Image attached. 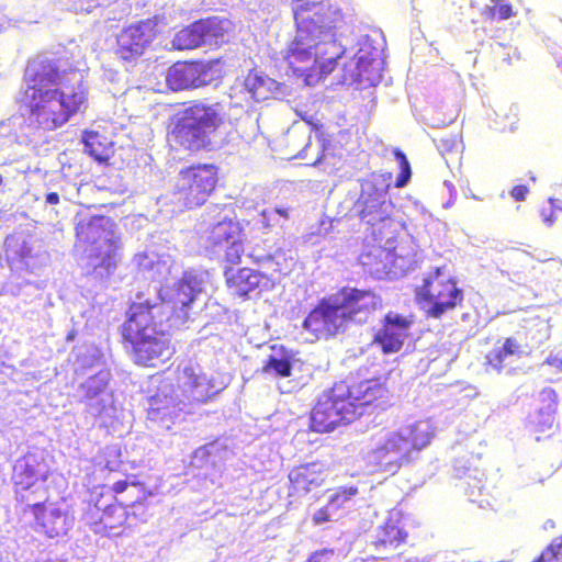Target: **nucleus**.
<instances>
[{"mask_svg": "<svg viewBox=\"0 0 562 562\" xmlns=\"http://www.w3.org/2000/svg\"><path fill=\"white\" fill-rule=\"evenodd\" d=\"M293 16L295 35L283 59L293 75L310 83L331 74L345 54L336 38L342 13L328 0H293Z\"/></svg>", "mask_w": 562, "mask_h": 562, "instance_id": "obj_1", "label": "nucleus"}, {"mask_svg": "<svg viewBox=\"0 0 562 562\" xmlns=\"http://www.w3.org/2000/svg\"><path fill=\"white\" fill-rule=\"evenodd\" d=\"M57 63L47 57L27 61L24 88L16 98L20 115L29 127L54 132L82 111L88 97L80 86L65 85Z\"/></svg>", "mask_w": 562, "mask_h": 562, "instance_id": "obj_2", "label": "nucleus"}, {"mask_svg": "<svg viewBox=\"0 0 562 562\" xmlns=\"http://www.w3.org/2000/svg\"><path fill=\"white\" fill-rule=\"evenodd\" d=\"M382 306V297L373 290L345 285L318 300L302 326L316 339H329L346 333L352 324L367 323Z\"/></svg>", "mask_w": 562, "mask_h": 562, "instance_id": "obj_3", "label": "nucleus"}, {"mask_svg": "<svg viewBox=\"0 0 562 562\" xmlns=\"http://www.w3.org/2000/svg\"><path fill=\"white\" fill-rule=\"evenodd\" d=\"M122 326L123 338L132 345L135 362L155 367L175 352L165 324L169 312L162 305L135 303Z\"/></svg>", "mask_w": 562, "mask_h": 562, "instance_id": "obj_4", "label": "nucleus"}, {"mask_svg": "<svg viewBox=\"0 0 562 562\" xmlns=\"http://www.w3.org/2000/svg\"><path fill=\"white\" fill-rule=\"evenodd\" d=\"M75 247L85 260L87 273L100 280L110 278L121 261L122 237L115 221L105 215L77 220L74 227Z\"/></svg>", "mask_w": 562, "mask_h": 562, "instance_id": "obj_5", "label": "nucleus"}, {"mask_svg": "<svg viewBox=\"0 0 562 562\" xmlns=\"http://www.w3.org/2000/svg\"><path fill=\"white\" fill-rule=\"evenodd\" d=\"M225 115L218 104L193 102L183 109L167 133V143L172 150L190 154L214 148L212 135L224 124Z\"/></svg>", "mask_w": 562, "mask_h": 562, "instance_id": "obj_6", "label": "nucleus"}, {"mask_svg": "<svg viewBox=\"0 0 562 562\" xmlns=\"http://www.w3.org/2000/svg\"><path fill=\"white\" fill-rule=\"evenodd\" d=\"M220 181L214 164H193L179 170L171 201L180 211L203 206L215 193Z\"/></svg>", "mask_w": 562, "mask_h": 562, "instance_id": "obj_7", "label": "nucleus"}, {"mask_svg": "<svg viewBox=\"0 0 562 562\" xmlns=\"http://www.w3.org/2000/svg\"><path fill=\"white\" fill-rule=\"evenodd\" d=\"M415 297L418 303L427 305V316L441 318L462 307L465 294L457 278L450 276L445 267H436L425 274L415 290Z\"/></svg>", "mask_w": 562, "mask_h": 562, "instance_id": "obj_8", "label": "nucleus"}, {"mask_svg": "<svg viewBox=\"0 0 562 562\" xmlns=\"http://www.w3.org/2000/svg\"><path fill=\"white\" fill-rule=\"evenodd\" d=\"M48 475L49 469L42 456L29 453L15 465L13 493L22 513L34 512L46 504L49 498Z\"/></svg>", "mask_w": 562, "mask_h": 562, "instance_id": "obj_9", "label": "nucleus"}, {"mask_svg": "<svg viewBox=\"0 0 562 562\" xmlns=\"http://www.w3.org/2000/svg\"><path fill=\"white\" fill-rule=\"evenodd\" d=\"M346 382L335 383L317 398L311 413V428L315 432L326 434L342 424H349L361 415L355 411V404L348 400Z\"/></svg>", "mask_w": 562, "mask_h": 562, "instance_id": "obj_10", "label": "nucleus"}, {"mask_svg": "<svg viewBox=\"0 0 562 562\" xmlns=\"http://www.w3.org/2000/svg\"><path fill=\"white\" fill-rule=\"evenodd\" d=\"M246 234L235 218L224 217L211 224L203 237L204 249L214 256H223L224 262L238 266L245 254Z\"/></svg>", "mask_w": 562, "mask_h": 562, "instance_id": "obj_11", "label": "nucleus"}, {"mask_svg": "<svg viewBox=\"0 0 562 562\" xmlns=\"http://www.w3.org/2000/svg\"><path fill=\"white\" fill-rule=\"evenodd\" d=\"M157 15L123 27L115 36L114 54L123 63H136L161 32Z\"/></svg>", "mask_w": 562, "mask_h": 562, "instance_id": "obj_12", "label": "nucleus"}, {"mask_svg": "<svg viewBox=\"0 0 562 562\" xmlns=\"http://www.w3.org/2000/svg\"><path fill=\"white\" fill-rule=\"evenodd\" d=\"M369 440V456L379 470L394 473L409 461L411 442L401 432L379 428Z\"/></svg>", "mask_w": 562, "mask_h": 562, "instance_id": "obj_13", "label": "nucleus"}, {"mask_svg": "<svg viewBox=\"0 0 562 562\" xmlns=\"http://www.w3.org/2000/svg\"><path fill=\"white\" fill-rule=\"evenodd\" d=\"M165 381V387H172L178 395L191 398L194 402L204 403L215 394L211 380L202 372L199 364L192 362L179 363L160 374Z\"/></svg>", "mask_w": 562, "mask_h": 562, "instance_id": "obj_14", "label": "nucleus"}, {"mask_svg": "<svg viewBox=\"0 0 562 562\" xmlns=\"http://www.w3.org/2000/svg\"><path fill=\"white\" fill-rule=\"evenodd\" d=\"M358 215L369 226L371 235L379 241H390L396 233V223L392 216L393 203L383 194L362 192Z\"/></svg>", "mask_w": 562, "mask_h": 562, "instance_id": "obj_15", "label": "nucleus"}, {"mask_svg": "<svg viewBox=\"0 0 562 562\" xmlns=\"http://www.w3.org/2000/svg\"><path fill=\"white\" fill-rule=\"evenodd\" d=\"M415 319L416 317L412 312L389 311L381 319L380 328L373 335V344L380 347L385 355L401 351L405 339L411 335V328L415 324Z\"/></svg>", "mask_w": 562, "mask_h": 562, "instance_id": "obj_16", "label": "nucleus"}, {"mask_svg": "<svg viewBox=\"0 0 562 562\" xmlns=\"http://www.w3.org/2000/svg\"><path fill=\"white\" fill-rule=\"evenodd\" d=\"M224 277L229 294L241 300H248L274 288V281L270 276L248 267L225 268Z\"/></svg>", "mask_w": 562, "mask_h": 562, "instance_id": "obj_17", "label": "nucleus"}, {"mask_svg": "<svg viewBox=\"0 0 562 562\" xmlns=\"http://www.w3.org/2000/svg\"><path fill=\"white\" fill-rule=\"evenodd\" d=\"M327 468L319 461L293 467L288 474V497L297 501L317 492L326 482Z\"/></svg>", "mask_w": 562, "mask_h": 562, "instance_id": "obj_18", "label": "nucleus"}, {"mask_svg": "<svg viewBox=\"0 0 562 562\" xmlns=\"http://www.w3.org/2000/svg\"><path fill=\"white\" fill-rule=\"evenodd\" d=\"M408 533L398 518L389 517L379 526L373 536L371 546L376 552V559L391 560L401 557L396 551L406 544Z\"/></svg>", "mask_w": 562, "mask_h": 562, "instance_id": "obj_19", "label": "nucleus"}, {"mask_svg": "<svg viewBox=\"0 0 562 562\" xmlns=\"http://www.w3.org/2000/svg\"><path fill=\"white\" fill-rule=\"evenodd\" d=\"M386 380L387 378L384 376L383 380L373 378L351 384L346 383L348 400L351 404H355V411L359 412V408L371 405L375 407L384 406L390 396Z\"/></svg>", "mask_w": 562, "mask_h": 562, "instance_id": "obj_20", "label": "nucleus"}, {"mask_svg": "<svg viewBox=\"0 0 562 562\" xmlns=\"http://www.w3.org/2000/svg\"><path fill=\"white\" fill-rule=\"evenodd\" d=\"M210 68L202 61L176 63L168 69L166 82L175 91L206 85Z\"/></svg>", "mask_w": 562, "mask_h": 562, "instance_id": "obj_21", "label": "nucleus"}, {"mask_svg": "<svg viewBox=\"0 0 562 562\" xmlns=\"http://www.w3.org/2000/svg\"><path fill=\"white\" fill-rule=\"evenodd\" d=\"M32 513L37 529L48 538L65 536L75 522L69 510L59 506L47 508L46 505H42Z\"/></svg>", "mask_w": 562, "mask_h": 562, "instance_id": "obj_22", "label": "nucleus"}, {"mask_svg": "<svg viewBox=\"0 0 562 562\" xmlns=\"http://www.w3.org/2000/svg\"><path fill=\"white\" fill-rule=\"evenodd\" d=\"M91 509L85 515L86 525L95 533L104 536H115L125 526L127 521V512L121 504H111L106 506L98 518Z\"/></svg>", "mask_w": 562, "mask_h": 562, "instance_id": "obj_23", "label": "nucleus"}, {"mask_svg": "<svg viewBox=\"0 0 562 562\" xmlns=\"http://www.w3.org/2000/svg\"><path fill=\"white\" fill-rule=\"evenodd\" d=\"M165 379L159 375L157 392L149 397L148 417L153 420H164L176 415L180 401L172 387L166 389Z\"/></svg>", "mask_w": 562, "mask_h": 562, "instance_id": "obj_24", "label": "nucleus"}, {"mask_svg": "<svg viewBox=\"0 0 562 562\" xmlns=\"http://www.w3.org/2000/svg\"><path fill=\"white\" fill-rule=\"evenodd\" d=\"M201 292L200 281L194 276L184 274L180 280H178L173 288L169 299L170 307L168 308L164 304H161L166 311L169 312V316L171 313L176 314L178 312H182L184 308L189 307L196 295Z\"/></svg>", "mask_w": 562, "mask_h": 562, "instance_id": "obj_25", "label": "nucleus"}, {"mask_svg": "<svg viewBox=\"0 0 562 562\" xmlns=\"http://www.w3.org/2000/svg\"><path fill=\"white\" fill-rule=\"evenodd\" d=\"M294 353L284 346L273 345L271 353L267 357L262 368V374H273L277 378L292 375Z\"/></svg>", "mask_w": 562, "mask_h": 562, "instance_id": "obj_26", "label": "nucleus"}, {"mask_svg": "<svg viewBox=\"0 0 562 562\" xmlns=\"http://www.w3.org/2000/svg\"><path fill=\"white\" fill-rule=\"evenodd\" d=\"M522 353L521 345L514 337L505 338L501 347L492 349L486 355V366L501 372L510 362L512 357L519 358Z\"/></svg>", "mask_w": 562, "mask_h": 562, "instance_id": "obj_27", "label": "nucleus"}, {"mask_svg": "<svg viewBox=\"0 0 562 562\" xmlns=\"http://www.w3.org/2000/svg\"><path fill=\"white\" fill-rule=\"evenodd\" d=\"M198 25L204 45L223 41L229 32L232 23L227 19L209 16L198 20Z\"/></svg>", "mask_w": 562, "mask_h": 562, "instance_id": "obj_28", "label": "nucleus"}, {"mask_svg": "<svg viewBox=\"0 0 562 562\" xmlns=\"http://www.w3.org/2000/svg\"><path fill=\"white\" fill-rule=\"evenodd\" d=\"M82 142L86 153L95 161L106 162L109 160L111 147L106 136L95 131L85 132Z\"/></svg>", "mask_w": 562, "mask_h": 562, "instance_id": "obj_29", "label": "nucleus"}, {"mask_svg": "<svg viewBox=\"0 0 562 562\" xmlns=\"http://www.w3.org/2000/svg\"><path fill=\"white\" fill-rule=\"evenodd\" d=\"M171 43L179 50L193 49L203 45L198 21L177 32Z\"/></svg>", "mask_w": 562, "mask_h": 562, "instance_id": "obj_30", "label": "nucleus"}, {"mask_svg": "<svg viewBox=\"0 0 562 562\" xmlns=\"http://www.w3.org/2000/svg\"><path fill=\"white\" fill-rule=\"evenodd\" d=\"M492 5H487L483 15L485 19L495 20H507L515 15L512 4L506 0H491Z\"/></svg>", "mask_w": 562, "mask_h": 562, "instance_id": "obj_31", "label": "nucleus"}, {"mask_svg": "<svg viewBox=\"0 0 562 562\" xmlns=\"http://www.w3.org/2000/svg\"><path fill=\"white\" fill-rule=\"evenodd\" d=\"M393 154L401 169V172L395 180V187L403 188L404 186H406L412 176L411 165L406 155L401 149H394Z\"/></svg>", "mask_w": 562, "mask_h": 562, "instance_id": "obj_32", "label": "nucleus"}, {"mask_svg": "<svg viewBox=\"0 0 562 562\" xmlns=\"http://www.w3.org/2000/svg\"><path fill=\"white\" fill-rule=\"evenodd\" d=\"M533 562H562V541L552 542Z\"/></svg>", "mask_w": 562, "mask_h": 562, "instance_id": "obj_33", "label": "nucleus"}, {"mask_svg": "<svg viewBox=\"0 0 562 562\" xmlns=\"http://www.w3.org/2000/svg\"><path fill=\"white\" fill-rule=\"evenodd\" d=\"M106 387V381L99 375L89 378L86 383L82 384L87 397H94L100 394Z\"/></svg>", "mask_w": 562, "mask_h": 562, "instance_id": "obj_34", "label": "nucleus"}, {"mask_svg": "<svg viewBox=\"0 0 562 562\" xmlns=\"http://www.w3.org/2000/svg\"><path fill=\"white\" fill-rule=\"evenodd\" d=\"M554 417L551 413L539 412L535 419L531 420L533 431L543 432L551 429L553 426Z\"/></svg>", "mask_w": 562, "mask_h": 562, "instance_id": "obj_35", "label": "nucleus"}, {"mask_svg": "<svg viewBox=\"0 0 562 562\" xmlns=\"http://www.w3.org/2000/svg\"><path fill=\"white\" fill-rule=\"evenodd\" d=\"M305 562H339L334 549H321L314 551Z\"/></svg>", "mask_w": 562, "mask_h": 562, "instance_id": "obj_36", "label": "nucleus"}, {"mask_svg": "<svg viewBox=\"0 0 562 562\" xmlns=\"http://www.w3.org/2000/svg\"><path fill=\"white\" fill-rule=\"evenodd\" d=\"M358 493L357 486H341L330 497V503L347 502Z\"/></svg>", "mask_w": 562, "mask_h": 562, "instance_id": "obj_37", "label": "nucleus"}, {"mask_svg": "<svg viewBox=\"0 0 562 562\" xmlns=\"http://www.w3.org/2000/svg\"><path fill=\"white\" fill-rule=\"evenodd\" d=\"M128 479L131 480H121L115 482L111 490L115 494H121L127 490V487L131 486H143V483L137 480L136 475H130Z\"/></svg>", "mask_w": 562, "mask_h": 562, "instance_id": "obj_38", "label": "nucleus"}, {"mask_svg": "<svg viewBox=\"0 0 562 562\" xmlns=\"http://www.w3.org/2000/svg\"><path fill=\"white\" fill-rule=\"evenodd\" d=\"M529 193V189L527 186L525 184H517V186H514L510 190V196L517 201V202H521V201H525L527 195Z\"/></svg>", "mask_w": 562, "mask_h": 562, "instance_id": "obj_39", "label": "nucleus"}, {"mask_svg": "<svg viewBox=\"0 0 562 562\" xmlns=\"http://www.w3.org/2000/svg\"><path fill=\"white\" fill-rule=\"evenodd\" d=\"M301 120L316 133L322 132L324 128V124L313 115L302 114Z\"/></svg>", "mask_w": 562, "mask_h": 562, "instance_id": "obj_40", "label": "nucleus"}, {"mask_svg": "<svg viewBox=\"0 0 562 562\" xmlns=\"http://www.w3.org/2000/svg\"><path fill=\"white\" fill-rule=\"evenodd\" d=\"M329 519H330V515L326 507H323V508H319L318 510H316L312 518V520L315 525H321V524L327 522V521H329Z\"/></svg>", "mask_w": 562, "mask_h": 562, "instance_id": "obj_41", "label": "nucleus"}, {"mask_svg": "<svg viewBox=\"0 0 562 562\" xmlns=\"http://www.w3.org/2000/svg\"><path fill=\"white\" fill-rule=\"evenodd\" d=\"M60 201L59 194L57 192H49L45 196V202L49 205H56Z\"/></svg>", "mask_w": 562, "mask_h": 562, "instance_id": "obj_42", "label": "nucleus"}, {"mask_svg": "<svg viewBox=\"0 0 562 562\" xmlns=\"http://www.w3.org/2000/svg\"><path fill=\"white\" fill-rule=\"evenodd\" d=\"M549 203L551 205V211L553 209L562 210V198L559 195L551 196L549 199Z\"/></svg>", "mask_w": 562, "mask_h": 562, "instance_id": "obj_43", "label": "nucleus"}, {"mask_svg": "<svg viewBox=\"0 0 562 562\" xmlns=\"http://www.w3.org/2000/svg\"><path fill=\"white\" fill-rule=\"evenodd\" d=\"M274 212L279 214L280 216L284 217L285 220L289 218V209L284 207H276Z\"/></svg>", "mask_w": 562, "mask_h": 562, "instance_id": "obj_44", "label": "nucleus"}, {"mask_svg": "<svg viewBox=\"0 0 562 562\" xmlns=\"http://www.w3.org/2000/svg\"><path fill=\"white\" fill-rule=\"evenodd\" d=\"M541 215L543 216L544 222H548L549 224H551L553 222V218L551 217V215H548V216L546 215L544 210H542Z\"/></svg>", "mask_w": 562, "mask_h": 562, "instance_id": "obj_45", "label": "nucleus"}, {"mask_svg": "<svg viewBox=\"0 0 562 562\" xmlns=\"http://www.w3.org/2000/svg\"><path fill=\"white\" fill-rule=\"evenodd\" d=\"M558 66H559V68H560V70H561V72H562V57L559 59V61H558Z\"/></svg>", "mask_w": 562, "mask_h": 562, "instance_id": "obj_46", "label": "nucleus"}, {"mask_svg": "<svg viewBox=\"0 0 562 562\" xmlns=\"http://www.w3.org/2000/svg\"><path fill=\"white\" fill-rule=\"evenodd\" d=\"M261 215H262L263 217H266V216L268 215V211H267V210H263V211L261 212Z\"/></svg>", "mask_w": 562, "mask_h": 562, "instance_id": "obj_47", "label": "nucleus"}, {"mask_svg": "<svg viewBox=\"0 0 562 562\" xmlns=\"http://www.w3.org/2000/svg\"><path fill=\"white\" fill-rule=\"evenodd\" d=\"M3 182H4V181H3V177H2V175L0 173V186H2V184H3Z\"/></svg>", "mask_w": 562, "mask_h": 562, "instance_id": "obj_48", "label": "nucleus"}, {"mask_svg": "<svg viewBox=\"0 0 562 562\" xmlns=\"http://www.w3.org/2000/svg\"><path fill=\"white\" fill-rule=\"evenodd\" d=\"M252 261H254V262H256V263H258L260 260H259V259H257V258H252Z\"/></svg>", "mask_w": 562, "mask_h": 562, "instance_id": "obj_49", "label": "nucleus"}, {"mask_svg": "<svg viewBox=\"0 0 562 562\" xmlns=\"http://www.w3.org/2000/svg\"><path fill=\"white\" fill-rule=\"evenodd\" d=\"M530 179H531L532 181H536V177H535V176H530Z\"/></svg>", "mask_w": 562, "mask_h": 562, "instance_id": "obj_50", "label": "nucleus"}]
</instances>
